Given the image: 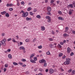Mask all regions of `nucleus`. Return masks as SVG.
<instances>
[{"instance_id": "obj_1", "label": "nucleus", "mask_w": 75, "mask_h": 75, "mask_svg": "<svg viewBox=\"0 0 75 75\" xmlns=\"http://www.w3.org/2000/svg\"><path fill=\"white\" fill-rule=\"evenodd\" d=\"M66 61L64 63V65H69L71 64L70 61H71V59L68 58L66 59Z\"/></svg>"}, {"instance_id": "obj_2", "label": "nucleus", "mask_w": 75, "mask_h": 75, "mask_svg": "<svg viewBox=\"0 0 75 75\" xmlns=\"http://www.w3.org/2000/svg\"><path fill=\"white\" fill-rule=\"evenodd\" d=\"M6 41V40L5 39H3L2 40L0 41V42L1 44V45H3V46H5L6 45V44L5 43V42Z\"/></svg>"}, {"instance_id": "obj_3", "label": "nucleus", "mask_w": 75, "mask_h": 75, "mask_svg": "<svg viewBox=\"0 0 75 75\" xmlns=\"http://www.w3.org/2000/svg\"><path fill=\"white\" fill-rule=\"evenodd\" d=\"M28 12L24 13H23L22 17L24 18L26 17H27V16H28Z\"/></svg>"}, {"instance_id": "obj_4", "label": "nucleus", "mask_w": 75, "mask_h": 75, "mask_svg": "<svg viewBox=\"0 0 75 75\" xmlns=\"http://www.w3.org/2000/svg\"><path fill=\"white\" fill-rule=\"evenodd\" d=\"M39 62L40 63H41V64H43V63L46 62V61L44 59H42L39 60Z\"/></svg>"}, {"instance_id": "obj_5", "label": "nucleus", "mask_w": 75, "mask_h": 75, "mask_svg": "<svg viewBox=\"0 0 75 75\" xmlns=\"http://www.w3.org/2000/svg\"><path fill=\"white\" fill-rule=\"evenodd\" d=\"M42 31H44L45 30V28L44 26H42L41 27Z\"/></svg>"}, {"instance_id": "obj_6", "label": "nucleus", "mask_w": 75, "mask_h": 75, "mask_svg": "<svg viewBox=\"0 0 75 75\" xmlns=\"http://www.w3.org/2000/svg\"><path fill=\"white\" fill-rule=\"evenodd\" d=\"M71 50L70 48L68 47L67 49V52L68 53H70Z\"/></svg>"}, {"instance_id": "obj_7", "label": "nucleus", "mask_w": 75, "mask_h": 75, "mask_svg": "<svg viewBox=\"0 0 75 75\" xmlns=\"http://www.w3.org/2000/svg\"><path fill=\"white\" fill-rule=\"evenodd\" d=\"M67 7L68 8H69V7H71V8H73V5L72 4H69L67 6Z\"/></svg>"}, {"instance_id": "obj_8", "label": "nucleus", "mask_w": 75, "mask_h": 75, "mask_svg": "<svg viewBox=\"0 0 75 75\" xmlns=\"http://www.w3.org/2000/svg\"><path fill=\"white\" fill-rule=\"evenodd\" d=\"M47 10L48 11L50 12V11H51V8L50 7H48L47 8Z\"/></svg>"}, {"instance_id": "obj_9", "label": "nucleus", "mask_w": 75, "mask_h": 75, "mask_svg": "<svg viewBox=\"0 0 75 75\" xmlns=\"http://www.w3.org/2000/svg\"><path fill=\"white\" fill-rule=\"evenodd\" d=\"M19 49L20 50H25V48L23 46H21L20 47Z\"/></svg>"}, {"instance_id": "obj_10", "label": "nucleus", "mask_w": 75, "mask_h": 75, "mask_svg": "<svg viewBox=\"0 0 75 75\" xmlns=\"http://www.w3.org/2000/svg\"><path fill=\"white\" fill-rule=\"evenodd\" d=\"M34 55H35V54L34 53L33 54H32L30 56V58H33L34 57Z\"/></svg>"}, {"instance_id": "obj_11", "label": "nucleus", "mask_w": 75, "mask_h": 75, "mask_svg": "<svg viewBox=\"0 0 75 75\" xmlns=\"http://www.w3.org/2000/svg\"><path fill=\"white\" fill-rule=\"evenodd\" d=\"M5 16L6 17H10V15L8 14V13H6L5 14Z\"/></svg>"}, {"instance_id": "obj_12", "label": "nucleus", "mask_w": 75, "mask_h": 75, "mask_svg": "<svg viewBox=\"0 0 75 75\" xmlns=\"http://www.w3.org/2000/svg\"><path fill=\"white\" fill-rule=\"evenodd\" d=\"M13 6V4H7L6 6L7 7H9V6Z\"/></svg>"}, {"instance_id": "obj_13", "label": "nucleus", "mask_w": 75, "mask_h": 75, "mask_svg": "<svg viewBox=\"0 0 75 75\" xmlns=\"http://www.w3.org/2000/svg\"><path fill=\"white\" fill-rule=\"evenodd\" d=\"M50 74H52L54 72V70L52 69H50Z\"/></svg>"}, {"instance_id": "obj_14", "label": "nucleus", "mask_w": 75, "mask_h": 75, "mask_svg": "<svg viewBox=\"0 0 75 75\" xmlns=\"http://www.w3.org/2000/svg\"><path fill=\"white\" fill-rule=\"evenodd\" d=\"M68 29H69V28L67 27H66L65 28V32L66 33L67 31H68Z\"/></svg>"}, {"instance_id": "obj_15", "label": "nucleus", "mask_w": 75, "mask_h": 75, "mask_svg": "<svg viewBox=\"0 0 75 75\" xmlns=\"http://www.w3.org/2000/svg\"><path fill=\"white\" fill-rule=\"evenodd\" d=\"M26 20L27 21H30V20H31L32 19L31 18H29L28 17L26 18Z\"/></svg>"}, {"instance_id": "obj_16", "label": "nucleus", "mask_w": 75, "mask_h": 75, "mask_svg": "<svg viewBox=\"0 0 75 75\" xmlns=\"http://www.w3.org/2000/svg\"><path fill=\"white\" fill-rule=\"evenodd\" d=\"M7 13L6 11H4L3 12H2L1 13V14H2V15H4V14H5Z\"/></svg>"}, {"instance_id": "obj_17", "label": "nucleus", "mask_w": 75, "mask_h": 75, "mask_svg": "<svg viewBox=\"0 0 75 75\" xmlns=\"http://www.w3.org/2000/svg\"><path fill=\"white\" fill-rule=\"evenodd\" d=\"M8 57L9 58H10V59H11V58H12V56L11 55V54H9L8 55Z\"/></svg>"}, {"instance_id": "obj_18", "label": "nucleus", "mask_w": 75, "mask_h": 75, "mask_svg": "<svg viewBox=\"0 0 75 75\" xmlns=\"http://www.w3.org/2000/svg\"><path fill=\"white\" fill-rule=\"evenodd\" d=\"M63 55V53H60L59 54V57H61Z\"/></svg>"}, {"instance_id": "obj_19", "label": "nucleus", "mask_w": 75, "mask_h": 75, "mask_svg": "<svg viewBox=\"0 0 75 75\" xmlns=\"http://www.w3.org/2000/svg\"><path fill=\"white\" fill-rule=\"evenodd\" d=\"M36 18H39V19H40L41 18V16L40 15H38L36 16Z\"/></svg>"}, {"instance_id": "obj_20", "label": "nucleus", "mask_w": 75, "mask_h": 75, "mask_svg": "<svg viewBox=\"0 0 75 75\" xmlns=\"http://www.w3.org/2000/svg\"><path fill=\"white\" fill-rule=\"evenodd\" d=\"M46 19H48V20L51 19V17H50V16H46Z\"/></svg>"}, {"instance_id": "obj_21", "label": "nucleus", "mask_w": 75, "mask_h": 75, "mask_svg": "<svg viewBox=\"0 0 75 75\" xmlns=\"http://www.w3.org/2000/svg\"><path fill=\"white\" fill-rule=\"evenodd\" d=\"M58 19H59V20H64V18L62 17H58Z\"/></svg>"}, {"instance_id": "obj_22", "label": "nucleus", "mask_w": 75, "mask_h": 75, "mask_svg": "<svg viewBox=\"0 0 75 75\" xmlns=\"http://www.w3.org/2000/svg\"><path fill=\"white\" fill-rule=\"evenodd\" d=\"M25 41L26 42H29L30 41V39H26Z\"/></svg>"}, {"instance_id": "obj_23", "label": "nucleus", "mask_w": 75, "mask_h": 75, "mask_svg": "<svg viewBox=\"0 0 75 75\" xmlns=\"http://www.w3.org/2000/svg\"><path fill=\"white\" fill-rule=\"evenodd\" d=\"M31 9H32V8H31V7H29V8H28L27 10H28V11H30V10H31Z\"/></svg>"}, {"instance_id": "obj_24", "label": "nucleus", "mask_w": 75, "mask_h": 75, "mask_svg": "<svg viewBox=\"0 0 75 75\" xmlns=\"http://www.w3.org/2000/svg\"><path fill=\"white\" fill-rule=\"evenodd\" d=\"M13 64L14 65H18V63L15 62H13Z\"/></svg>"}, {"instance_id": "obj_25", "label": "nucleus", "mask_w": 75, "mask_h": 75, "mask_svg": "<svg viewBox=\"0 0 75 75\" xmlns=\"http://www.w3.org/2000/svg\"><path fill=\"white\" fill-rule=\"evenodd\" d=\"M46 54H47V55H50L51 54V53H50V52H49V51L46 52Z\"/></svg>"}, {"instance_id": "obj_26", "label": "nucleus", "mask_w": 75, "mask_h": 75, "mask_svg": "<svg viewBox=\"0 0 75 75\" xmlns=\"http://www.w3.org/2000/svg\"><path fill=\"white\" fill-rule=\"evenodd\" d=\"M17 5L18 6H20V3H19V1H18V0H17Z\"/></svg>"}, {"instance_id": "obj_27", "label": "nucleus", "mask_w": 75, "mask_h": 75, "mask_svg": "<svg viewBox=\"0 0 75 75\" xmlns=\"http://www.w3.org/2000/svg\"><path fill=\"white\" fill-rule=\"evenodd\" d=\"M75 70H73L71 73V74L72 75H74L75 74Z\"/></svg>"}, {"instance_id": "obj_28", "label": "nucleus", "mask_w": 75, "mask_h": 75, "mask_svg": "<svg viewBox=\"0 0 75 75\" xmlns=\"http://www.w3.org/2000/svg\"><path fill=\"white\" fill-rule=\"evenodd\" d=\"M12 41L13 42H16V40H15V39L14 38H13L12 39Z\"/></svg>"}, {"instance_id": "obj_29", "label": "nucleus", "mask_w": 75, "mask_h": 75, "mask_svg": "<svg viewBox=\"0 0 75 75\" xmlns=\"http://www.w3.org/2000/svg\"><path fill=\"white\" fill-rule=\"evenodd\" d=\"M47 15H49V16H51V13L49 12H47Z\"/></svg>"}, {"instance_id": "obj_30", "label": "nucleus", "mask_w": 75, "mask_h": 75, "mask_svg": "<svg viewBox=\"0 0 75 75\" xmlns=\"http://www.w3.org/2000/svg\"><path fill=\"white\" fill-rule=\"evenodd\" d=\"M72 12L70 11H69V15H72Z\"/></svg>"}, {"instance_id": "obj_31", "label": "nucleus", "mask_w": 75, "mask_h": 75, "mask_svg": "<svg viewBox=\"0 0 75 75\" xmlns=\"http://www.w3.org/2000/svg\"><path fill=\"white\" fill-rule=\"evenodd\" d=\"M38 47L39 48V49H41V48H42V46L40 45L39 46H38Z\"/></svg>"}, {"instance_id": "obj_32", "label": "nucleus", "mask_w": 75, "mask_h": 75, "mask_svg": "<svg viewBox=\"0 0 75 75\" xmlns=\"http://www.w3.org/2000/svg\"><path fill=\"white\" fill-rule=\"evenodd\" d=\"M21 61L23 62H25V61H26V59H21Z\"/></svg>"}, {"instance_id": "obj_33", "label": "nucleus", "mask_w": 75, "mask_h": 75, "mask_svg": "<svg viewBox=\"0 0 75 75\" xmlns=\"http://www.w3.org/2000/svg\"><path fill=\"white\" fill-rule=\"evenodd\" d=\"M34 60V61H37V58L36 57H35L33 58Z\"/></svg>"}, {"instance_id": "obj_34", "label": "nucleus", "mask_w": 75, "mask_h": 75, "mask_svg": "<svg viewBox=\"0 0 75 75\" xmlns=\"http://www.w3.org/2000/svg\"><path fill=\"white\" fill-rule=\"evenodd\" d=\"M6 70H7V69L6 68H4V72H5L6 71Z\"/></svg>"}, {"instance_id": "obj_35", "label": "nucleus", "mask_w": 75, "mask_h": 75, "mask_svg": "<svg viewBox=\"0 0 75 75\" xmlns=\"http://www.w3.org/2000/svg\"><path fill=\"white\" fill-rule=\"evenodd\" d=\"M72 71V69H70L69 70H68V72L69 73H71Z\"/></svg>"}, {"instance_id": "obj_36", "label": "nucleus", "mask_w": 75, "mask_h": 75, "mask_svg": "<svg viewBox=\"0 0 75 75\" xmlns=\"http://www.w3.org/2000/svg\"><path fill=\"white\" fill-rule=\"evenodd\" d=\"M63 36L64 37H66L67 36V33H64L63 35Z\"/></svg>"}, {"instance_id": "obj_37", "label": "nucleus", "mask_w": 75, "mask_h": 75, "mask_svg": "<svg viewBox=\"0 0 75 75\" xmlns=\"http://www.w3.org/2000/svg\"><path fill=\"white\" fill-rule=\"evenodd\" d=\"M58 13L59 14H62V12L60 11H58Z\"/></svg>"}, {"instance_id": "obj_38", "label": "nucleus", "mask_w": 75, "mask_h": 75, "mask_svg": "<svg viewBox=\"0 0 75 75\" xmlns=\"http://www.w3.org/2000/svg\"><path fill=\"white\" fill-rule=\"evenodd\" d=\"M48 39L49 40V41H52L53 40V39L51 38H49Z\"/></svg>"}, {"instance_id": "obj_39", "label": "nucleus", "mask_w": 75, "mask_h": 75, "mask_svg": "<svg viewBox=\"0 0 75 75\" xmlns=\"http://www.w3.org/2000/svg\"><path fill=\"white\" fill-rule=\"evenodd\" d=\"M44 67H46L47 65V64L45 62L44 63Z\"/></svg>"}, {"instance_id": "obj_40", "label": "nucleus", "mask_w": 75, "mask_h": 75, "mask_svg": "<svg viewBox=\"0 0 75 75\" xmlns=\"http://www.w3.org/2000/svg\"><path fill=\"white\" fill-rule=\"evenodd\" d=\"M39 71L40 72H42V71H43V69H39Z\"/></svg>"}, {"instance_id": "obj_41", "label": "nucleus", "mask_w": 75, "mask_h": 75, "mask_svg": "<svg viewBox=\"0 0 75 75\" xmlns=\"http://www.w3.org/2000/svg\"><path fill=\"white\" fill-rule=\"evenodd\" d=\"M58 47L59 48H61L62 47V46L60 44H59L58 45Z\"/></svg>"}, {"instance_id": "obj_42", "label": "nucleus", "mask_w": 75, "mask_h": 75, "mask_svg": "<svg viewBox=\"0 0 75 75\" xmlns=\"http://www.w3.org/2000/svg\"><path fill=\"white\" fill-rule=\"evenodd\" d=\"M5 67V68H7L8 67V64H6L4 66Z\"/></svg>"}, {"instance_id": "obj_43", "label": "nucleus", "mask_w": 75, "mask_h": 75, "mask_svg": "<svg viewBox=\"0 0 75 75\" xmlns=\"http://www.w3.org/2000/svg\"><path fill=\"white\" fill-rule=\"evenodd\" d=\"M66 58V56L65 55H63V56L62 57V59H65Z\"/></svg>"}, {"instance_id": "obj_44", "label": "nucleus", "mask_w": 75, "mask_h": 75, "mask_svg": "<svg viewBox=\"0 0 75 75\" xmlns=\"http://www.w3.org/2000/svg\"><path fill=\"white\" fill-rule=\"evenodd\" d=\"M51 18H50V19H48L47 21L49 23H51Z\"/></svg>"}, {"instance_id": "obj_45", "label": "nucleus", "mask_w": 75, "mask_h": 75, "mask_svg": "<svg viewBox=\"0 0 75 75\" xmlns=\"http://www.w3.org/2000/svg\"><path fill=\"white\" fill-rule=\"evenodd\" d=\"M50 46L51 48H52V47H53V45L52 44H50Z\"/></svg>"}, {"instance_id": "obj_46", "label": "nucleus", "mask_w": 75, "mask_h": 75, "mask_svg": "<svg viewBox=\"0 0 75 75\" xmlns=\"http://www.w3.org/2000/svg\"><path fill=\"white\" fill-rule=\"evenodd\" d=\"M1 35L2 37H4L5 35V33H3L1 34Z\"/></svg>"}, {"instance_id": "obj_47", "label": "nucleus", "mask_w": 75, "mask_h": 75, "mask_svg": "<svg viewBox=\"0 0 75 75\" xmlns=\"http://www.w3.org/2000/svg\"><path fill=\"white\" fill-rule=\"evenodd\" d=\"M13 9L12 8H10L9 9V11H13Z\"/></svg>"}, {"instance_id": "obj_48", "label": "nucleus", "mask_w": 75, "mask_h": 75, "mask_svg": "<svg viewBox=\"0 0 75 75\" xmlns=\"http://www.w3.org/2000/svg\"><path fill=\"white\" fill-rule=\"evenodd\" d=\"M11 40H12L11 38H10L8 39L7 40V41H11Z\"/></svg>"}, {"instance_id": "obj_49", "label": "nucleus", "mask_w": 75, "mask_h": 75, "mask_svg": "<svg viewBox=\"0 0 75 75\" xmlns=\"http://www.w3.org/2000/svg\"><path fill=\"white\" fill-rule=\"evenodd\" d=\"M60 70L61 71H64V70L62 67L60 68Z\"/></svg>"}, {"instance_id": "obj_50", "label": "nucleus", "mask_w": 75, "mask_h": 75, "mask_svg": "<svg viewBox=\"0 0 75 75\" xmlns=\"http://www.w3.org/2000/svg\"><path fill=\"white\" fill-rule=\"evenodd\" d=\"M7 51L8 52H10V51H11V50L10 49H8V50H7Z\"/></svg>"}, {"instance_id": "obj_51", "label": "nucleus", "mask_w": 75, "mask_h": 75, "mask_svg": "<svg viewBox=\"0 0 75 75\" xmlns=\"http://www.w3.org/2000/svg\"><path fill=\"white\" fill-rule=\"evenodd\" d=\"M36 41V38H35L33 40V42H35V41Z\"/></svg>"}, {"instance_id": "obj_52", "label": "nucleus", "mask_w": 75, "mask_h": 75, "mask_svg": "<svg viewBox=\"0 0 75 75\" xmlns=\"http://www.w3.org/2000/svg\"><path fill=\"white\" fill-rule=\"evenodd\" d=\"M45 71L46 72H48V69H46L45 70Z\"/></svg>"}, {"instance_id": "obj_53", "label": "nucleus", "mask_w": 75, "mask_h": 75, "mask_svg": "<svg viewBox=\"0 0 75 75\" xmlns=\"http://www.w3.org/2000/svg\"><path fill=\"white\" fill-rule=\"evenodd\" d=\"M60 44L61 45H62L64 44V42H61Z\"/></svg>"}, {"instance_id": "obj_54", "label": "nucleus", "mask_w": 75, "mask_h": 75, "mask_svg": "<svg viewBox=\"0 0 75 75\" xmlns=\"http://www.w3.org/2000/svg\"><path fill=\"white\" fill-rule=\"evenodd\" d=\"M74 53H73V52H71V54H70V55L71 56H72V55H74Z\"/></svg>"}, {"instance_id": "obj_55", "label": "nucleus", "mask_w": 75, "mask_h": 75, "mask_svg": "<svg viewBox=\"0 0 75 75\" xmlns=\"http://www.w3.org/2000/svg\"><path fill=\"white\" fill-rule=\"evenodd\" d=\"M72 33L73 34H75V31H74V30L72 31Z\"/></svg>"}, {"instance_id": "obj_56", "label": "nucleus", "mask_w": 75, "mask_h": 75, "mask_svg": "<svg viewBox=\"0 0 75 75\" xmlns=\"http://www.w3.org/2000/svg\"><path fill=\"white\" fill-rule=\"evenodd\" d=\"M51 3H54V0H51Z\"/></svg>"}, {"instance_id": "obj_57", "label": "nucleus", "mask_w": 75, "mask_h": 75, "mask_svg": "<svg viewBox=\"0 0 75 75\" xmlns=\"http://www.w3.org/2000/svg\"><path fill=\"white\" fill-rule=\"evenodd\" d=\"M24 2L23 1H22L21 2V4H24Z\"/></svg>"}, {"instance_id": "obj_58", "label": "nucleus", "mask_w": 75, "mask_h": 75, "mask_svg": "<svg viewBox=\"0 0 75 75\" xmlns=\"http://www.w3.org/2000/svg\"><path fill=\"white\" fill-rule=\"evenodd\" d=\"M38 75H44L43 74H42V73H39L38 74Z\"/></svg>"}, {"instance_id": "obj_59", "label": "nucleus", "mask_w": 75, "mask_h": 75, "mask_svg": "<svg viewBox=\"0 0 75 75\" xmlns=\"http://www.w3.org/2000/svg\"><path fill=\"white\" fill-rule=\"evenodd\" d=\"M37 9H36V8H35V9H34V12H35L36 11H37Z\"/></svg>"}, {"instance_id": "obj_60", "label": "nucleus", "mask_w": 75, "mask_h": 75, "mask_svg": "<svg viewBox=\"0 0 75 75\" xmlns=\"http://www.w3.org/2000/svg\"><path fill=\"white\" fill-rule=\"evenodd\" d=\"M59 3H60V1H57V4H59Z\"/></svg>"}, {"instance_id": "obj_61", "label": "nucleus", "mask_w": 75, "mask_h": 75, "mask_svg": "<svg viewBox=\"0 0 75 75\" xmlns=\"http://www.w3.org/2000/svg\"><path fill=\"white\" fill-rule=\"evenodd\" d=\"M52 34H55V33L54 32V31H52Z\"/></svg>"}, {"instance_id": "obj_62", "label": "nucleus", "mask_w": 75, "mask_h": 75, "mask_svg": "<svg viewBox=\"0 0 75 75\" xmlns=\"http://www.w3.org/2000/svg\"><path fill=\"white\" fill-rule=\"evenodd\" d=\"M69 11L72 12H73V11H74V10H71V9H70Z\"/></svg>"}, {"instance_id": "obj_63", "label": "nucleus", "mask_w": 75, "mask_h": 75, "mask_svg": "<svg viewBox=\"0 0 75 75\" xmlns=\"http://www.w3.org/2000/svg\"><path fill=\"white\" fill-rule=\"evenodd\" d=\"M33 61H34V60H33V59H31L30 60V62H33Z\"/></svg>"}, {"instance_id": "obj_64", "label": "nucleus", "mask_w": 75, "mask_h": 75, "mask_svg": "<svg viewBox=\"0 0 75 75\" xmlns=\"http://www.w3.org/2000/svg\"><path fill=\"white\" fill-rule=\"evenodd\" d=\"M22 67H26V65L24 64L22 66Z\"/></svg>"}]
</instances>
